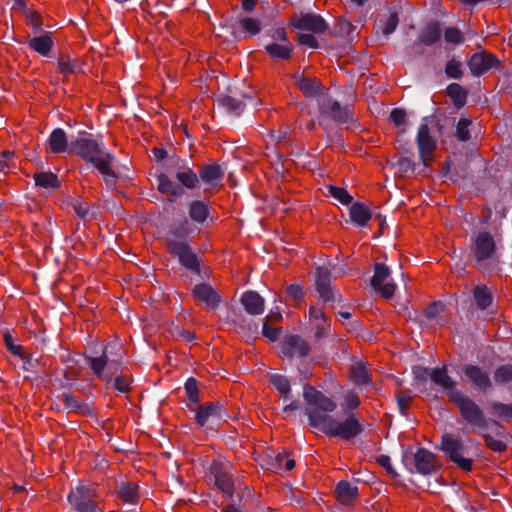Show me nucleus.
Here are the masks:
<instances>
[{"instance_id": "obj_17", "label": "nucleus", "mask_w": 512, "mask_h": 512, "mask_svg": "<svg viewBox=\"0 0 512 512\" xmlns=\"http://www.w3.org/2000/svg\"><path fill=\"white\" fill-rule=\"evenodd\" d=\"M293 26L299 30L311 31L316 34L325 32L327 25L322 17L316 14H305L292 22Z\"/></svg>"}, {"instance_id": "obj_55", "label": "nucleus", "mask_w": 512, "mask_h": 512, "mask_svg": "<svg viewBox=\"0 0 512 512\" xmlns=\"http://www.w3.org/2000/svg\"><path fill=\"white\" fill-rule=\"evenodd\" d=\"M185 390L191 401L196 402L198 400V387L195 379L190 378L187 380Z\"/></svg>"}, {"instance_id": "obj_7", "label": "nucleus", "mask_w": 512, "mask_h": 512, "mask_svg": "<svg viewBox=\"0 0 512 512\" xmlns=\"http://www.w3.org/2000/svg\"><path fill=\"white\" fill-rule=\"evenodd\" d=\"M441 449L461 469L465 471L472 469V458L461 440L452 435L445 434L442 436Z\"/></svg>"}, {"instance_id": "obj_56", "label": "nucleus", "mask_w": 512, "mask_h": 512, "mask_svg": "<svg viewBox=\"0 0 512 512\" xmlns=\"http://www.w3.org/2000/svg\"><path fill=\"white\" fill-rule=\"evenodd\" d=\"M446 73L451 78H459L462 74L461 64L456 61H449L446 65Z\"/></svg>"}, {"instance_id": "obj_24", "label": "nucleus", "mask_w": 512, "mask_h": 512, "mask_svg": "<svg viewBox=\"0 0 512 512\" xmlns=\"http://www.w3.org/2000/svg\"><path fill=\"white\" fill-rule=\"evenodd\" d=\"M241 303L251 315H259L264 311V299L254 291L245 292L241 297Z\"/></svg>"}, {"instance_id": "obj_2", "label": "nucleus", "mask_w": 512, "mask_h": 512, "mask_svg": "<svg viewBox=\"0 0 512 512\" xmlns=\"http://www.w3.org/2000/svg\"><path fill=\"white\" fill-rule=\"evenodd\" d=\"M192 232L187 220L179 226L173 227L167 235V248L171 254L176 256L179 262L187 269L199 272V262L187 243L186 236Z\"/></svg>"}, {"instance_id": "obj_36", "label": "nucleus", "mask_w": 512, "mask_h": 512, "mask_svg": "<svg viewBox=\"0 0 512 512\" xmlns=\"http://www.w3.org/2000/svg\"><path fill=\"white\" fill-rule=\"evenodd\" d=\"M176 178L183 187L188 189L194 188L198 182L197 175L188 166H181L176 173Z\"/></svg>"}, {"instance_id": "obj_59", "label": "nucleus", "mask_w": 512, "mask_h": 512, "mask_svg": "<svg viewBox=\"0 0 512 512\" xmlns=\"http://www.w3.org/2000/svg\"><path fill=\"white\" fill-rule=\"evenodd\" d=\"M273 42H290L284 27H279L271 33Z\"/></svg>"}, {"instance_id": "obj_25", "label": "nucleus", "mask_w": 512, "mask_h": 512, "mask_svg": "<svg viewBox=\"0 0 512 512\" xmlns=\"http://www.w3.org/2000/svg\"><path fill=\"white\" fill-rule=\"evenodd\" d=\"M212 473L214 474L215 483L218 488L226 494H231L233 490V482L225 467L221 463L215 462L212 465Z\"/></svg>"}, {"instance_id": "obj_16", "label": "nucleus", "mask_w": 512, "mask_h": 512, "mask_svg": "<svg viewBox=\"0 0 512 512\" xmlns=\"http://www.w3.org/2000/svg\"><path fill=\"white\" fill-rule=\"evenodd\" d=\"M417 377H421L424 374H427L430 376L431 380L444 390H446L451 397V393L453 391H457L454 388V381L452 378L447 374L446 368H434V369H419L416 372Z\"/></svg>"}, {"instance_id": "obj_26", "label": "nucleus", "mask_w": 512, "mask_h": 512, "mask_svg": "<svg viewBox=\"0 0 512 512\" xmlns=\"http://www.w3.org/2000/svg\"><path fill=\"white\" fill-rule=\"evenodd\" d=\"M336 497L341 504L348 505L358 497V487L348 481H340L335 489Z\"/></svg>"}, {"instance_id": "obj_33", "label": "nucleus", "mask_w": 512, "mask_h": 512, "mask_svg": "<svg viewBox=\"0 0 512 512\" xmlns=\"http://www.w3.org/2000/svg\"><path fill=\"white\" fill-rule=\"evenodd\" d=\"M217 102L231 116H239L245 107L242 101L231 96H221Z\"/></svg>"}, {"instance_id": "obj_4", "label": "nucleus", "mask_w": 512, "mask_h": 512, "mask_svg": "<svg viewBox=\"0 0 512 512\" xmlns=\"http://www.w3.org/2000/svg\"><path fill=\"white\" fill-rule=\"evenodd\" d=\"M303 398L306 402L305 413L308 416L310 425L314 428L313 416L320 419L330 418L331 416L328 413L333 412L337 407L332 399L307 384L303 387Z\"/></svg>"}, {"instance_id": "obj_45", "label": "nucleus", "mask_w": 512, "mask_h": 512, "mask_svg": "<svg viewBox=\"0 0 512 512\" xmlns=\"http://www.w3.org/2000/svg\"><path fill=\"white\" fill-rule=\"evenodd\" d=\"M73 208L77 215L83 219H90L96 215L94 209H91L89 205L82 200H76L73 203Z\"/></svg>"}, {"instance_id": "obj_58", "label": "nucleus", "mask_w": 512, "mask_h": 512, "mask_svg": "<svg viewBox=\"0 0 512 512\" xmlns=\"http://www.w3.org/2000/svg\"><path fill=\"white\" fill-rule=\"evenodd\" d=\"M411 402V396L407 393H401L397 397V403L399 410L402 414L405 413V411L408 409Z\"/></svg>"}, {"instance_id": "obj_50", "label": "nucleus", "mask_w": 512, "mask_h": 512, "mask_svg": "<svg viewBox=\"0 0 512 512\" xmlns=\"http://www.w3.org/2000/svg\"><path fill=\"white\" fill-rule=\"evenodd\" d=\"M395 167L398 173L405 176L414 172L415 164L411 159L404 157L396 162Z\"/></svg>"}, {"instance_id": "obj_14", "label": "nucleus", "mask_w": 512, "mask_h": 512, "mask_svg": "<svg viewBox=\"0 0 512 512\" xmlns=\"http://www.w3.org/2000/svg\"><path fill=\"white\" fill-rule=\"evenodd\" d=\"M499 64V60L492 54L476 53L471 57L468 65L473 75L480 76L498 67Z\"/></svg>"}, {"instance_id": "obj_37", "label": "nucleus", "mask_w": 512, "mask_h": 512, "mask_svg": "<svg viewBox=\"0 0 512 512\" xmlns=\"http://www.w3.org/2000/svg\"><path fill=\"white\" fill-rule=\"evenodd\" d=\"M58 69L60 73L70 75L80 70V64L78 59L69 55H62L58 60Z\"/></svg>"}, {"instance_id": "obj_9", "label": "nucleus", "mask_w": 512, "mask_h": 512, "mask_svg": "<svg viewBox=\"0 0 512 512\" xmlns=\"http://www.w3.org/2000/svg\"><path fill=\"white\" fill-rule=\"evenodd\" d=\"M87 361L90 368L102 381L110 382L119 369V360L110 356L108 347L105 348L101 356L89 357Z\"/></svg>"}, {"instance_id": "obj_3", "label": "nucleus", "mask_w": 512, "mask_h": 512, "mask_svg": "<svg viewBox=\"0 0 512 512\" xmlns=\"http://www.w3.org/2000/svg\"><path fill=\"white\" fill-rule=\"evenodd\" d=\"M451 400L457 405L463 419L478 433H484L489 426L499 429L494 421H488L479 406L461 391H453Z\"/></svg>"}, {"instance_id": "obj_29", "label": "nucleus", "mask_w": 512, "mask_h": 512, "mask_svg": "<svg viewBox=\"0 0 512 512\" xmlns=\"http://www.w3.org/2000/svg\"><path fill=\"white\" fill-rule=\"evenodd\" d=\"M200 179L208 186L215 187L223 177V171L219 165L211 164L203 167L199 172Z\"/></svg>"}, {"instance_id": "obj_39", "label": "nucleus", "mask_w": 512, "mask_h": 512, "mask_svg": "<svg viewBox=\"0 0 512 512\" xmlns=\"http://www.w3.org/2000/svg\"><path fill=\"white\" fill-rule=\"evenodd\" d=\"M34 180L37 186L43 188H56L59 185L58 178L52 172H41L34 175Z\"/></svg>"}, {"instance_id": "obj_52", "label": "nucleus", "mask_w": 512, "mask_h": 512, "mask_svg": "<svg viewBox=\"0 0 512 512\" xmlns=\"http://www.w3.org/2000/svg\"><path fill=\"white\" fill-rule=\"evenodd\" d=\"M286 294L296 304L300 303L304 297L303 288L298 284H291L288 286L286 289Z\"/></svg>"}, {"instance_id": "obj_27", "label": "nucleus", "mask_w": 512, "mask_h": 512, "mask_svg": "<svg viewBox=\"0 0 512 512\" xmlns=\"http://www.w3.org/2000/svg\"><path fill=\"white\" fill-rule=\"evenodd\" d=\"M53 45L54 42L50 35L47 33L35 36L28 41L29 48L41 56H48Z\"/></svg>"}, {"instance_id": "obj_5", "label": "nucleus", "mask_w": 512, "mask_h": 512, "mask_svg": "<svg viewBox=\"0 0 512 512\" xmlns=\"http://www.w3.org/2000/svg\"><path fill=\"white\" fill-rule=\"evenodd\" d=\"M313 417L315 428L330 437H341L350 440L362 431L360 422L353 416L347 417L344 421H338L333 417L323 419Z\"/></svg>"}, {"instance_id": "obj_43", "label": "nucleus", "mask_w": 512, "mask_h": 512, "mask_svg": "<svg viewBox=\"0 0 512 512\" xmlns=\"http://www.w3.org/2000/svg\"><path fill=\"white\" fill-rule=\"evenodd\" d=\"M474 297L478 307L485 309L491 304L492 296L485 286H476L474 289Z\"/></svg>"}, {"instance_id": "obj_12", "label": "nucleus", "mask_w": 512, "mask_h": 512, "mask_svg": "<svg viewBox=\"0 0 512 512\" xmlns=\"http://www.w3.org/2000/svg\"><path fill=\"white\" fill-rule=\"evenodd\" d=\"M416 142L419 150V157L424 166H428L436 148V140L430 134L427 124L422 123L418 129Z\"/></svg>"}, {"instance_id": "obj_53", "label": "nucleus", "mask_w": 512, "mask_h": 512, "mask_svg": "<svg viewBox=\"0 0 512 512\" xmlns=\"http://www.w3.org/2000/svg\"><path fill=\"white\" fill-rule=\"evenodd\" d=\"M493 410L502 418L512 420V404L493 403Z\"/></svg>"}, {"instance_id": "obj_28", "label": "nucleus", "mask_w": 512, "mask_h": 512, "mask_svg": "<svg viewBox=\"0 0 512 512\" xmlns=\"http://www.w3.org/2000/svg\"><path fill=\"white\" fill-rule=\"evenodd\" d=\"M294 46L291 42H272L265 46L267 53L275 59L286 60L290 58Z\"/></svg>"}, {"instance_id": "obj_48", "label": "nucleus", "mask_w": 512, "mask_h": 512, "mask_svg": "<svg viewBox=\"0 0 512 512\" xmlns=\"http://www.w3.org/2000/svg\"><path fill=\"white\" fill-rule=\"evenodd\" d=\"M329 193L331 196H333L335 199H337L342 204H349L352 201V196L349 195V193L341 187L336 186H329Z\"/></svg>"}, {"instance_id": "obj_32", "label": "nucleus", "mask_w": 512, "mask_h": 512, "mask_svg": "<svg viewBox=\"0 0 512 512\" xmlns=\"http://www.w3.org/2000/svg\"><path fill=\"white\" fill-rule=\"evenodd\" d=\"M350 217L358 226H365L371 219V212L367 206L356 202L350 207Z\"/></svg>"}, {"instance_id": "obj_1", "label": "nucleus", "mask_w": 512, "mask_h": 512, "mask_svg": "<svg viewBox=\"0 0 512 512\" xmlns=\"http://www.w3.org/2000/svg\"><path fill=\"white\" fill-rule=\"evenodd\" d=\"M70 153L81 156L92 163L105 176L106 184L114 186L116 175L112 170L114 156L90 136L81 135L70 142Z\"/></svg>"}, {"instance_id": "obj_20", "label": "nucleus", "mask_w": 512, "mask_h": 512, "mask_svg": "<svg viewBox=\"0 0 512 512\" xmlns=\"http://www.w3.org/2000/svg\"><path fill=\"white\" fill-rule=\"evenodd\" d=\"M315 285L319 296L323 301H330L333 299V291L330 287V276L327 268L320 266L316 269Z\"/></svg>"}, {"instance_id": "obj_11", "label": "nucleus", "mask_w": 512, "mask_h": 512, "mask_svg": "<svg viewBox=\"0 0 512 512\" xmlns=\"http://www.w3.org/2000/svg\"><path fill=\"white\" fill-rule=\"evenodd\" d=\"M226 413L222 406L206 403L196 413L197 423L206 429H215L225 419Z\"/></svg>"}, {"instance_id": "obj_41", "label": "nucleus", "mask_w": 512, "mask_h": 512, "mask_svg": "<svg viewBox=\"0 0 512 512\" xmlns=\"http://www.w3.org/2000/svg\"><path fill=\"white\" fill-rule=\"evenodd\" d=\"M270 381L275 389L285 397L284 401L287 400V396L291 391V386L289 380L280 374H272L270 376Z\"/></svg>"}, {"instance_id": "obj_61", "label": "nucleus", "mask_w": 512, "mask_h": 512, "mask_svg": "<svg viewBox=\"0 0 512 512\" xmlns=\"http://www.w3.org/2000/svg\"><path fill=\"white\" fill-rule=\"evenodd\" d=\"M263 335L270 341H276L279 337L280 330L278 328H271L268 324L263 325Z\"/></svg>"}, {"instance_id": "obj_54", "label": "nucleus", "mask_w": 512, "mask_h": 512, "mask_svg": "<svg viewBox=\"0 0 512 512\" xmlns=\"http://www.w3.org/2000/svg\"><path fill=\"white\" fill-rule=\"evenodd\" d=\"M444 37L447 42L452 43V44H458V43L462 42V40H463V35H462L461 31H459L458 29L453 28V27L446 29V31L444 33Z\"/></svg>"}, {"instance_id": "obj_13", "label": "nucleus", "mask_w": 512, "mask_h": 512, "mask_svg": "<svg viewBox=\"0 0 512 512\" xmlns=\"http://www.w3.org/2000/svg\"><path fill=\"white\" fill-rule=\"evenodd\" d=\"M294 83L307 98H315L317 102L326 94V89L318 79L304 73L294 76Z\"/></svg>"}, {"instance_id": "obj_44", "label": "nucleus", "mask_w": 512, "mask_h": 512, "mask_svg": "<svg viewBox=\"0 0 512 512\" xmlns=\"http://www.w3.org/2000/svg\"><path fill=\"white\" fill-rule=\"evenodd\" d=\"M241 28L249 35L254 36L261 30V21L251 17H245L240 20Z\"/></svg>"}, {"instance_id": "obj_62", "label": "nucleus", "mask_w": 512, "mask_h": 512, "mask_svg": "<svg viewBox=\"0 0 512 512\" xmlns=\"http://www.w3.org/2000/svg\"><path fill=\"white\" fill-rule=\"evenodd\" d=\"M377 462L379 465H381L382 467H384L386 469V471L393 477H395L397 474L395 472V470L393 469L392 465H391V459L390 457L388 456H385V455H381L378 457L377 459Z\"/></svg>"}, {"instance_id": "obj_46", "label": "nucleus", "mask_w": 512, "mask_h": 512, "mask_svg": "<svg viewBox=\"0 0 512 512\" xmlns=\"http://www.w3.org/2000/svg\"><path fill=\"white\" fill-rule=\"evenodd\" d=\"M390 119L398 128L399 132L404 133L406 130V113L401 109H393Z\"/></svg>"}, {"instance_id": "obj_49", "label": "nucleus", "mask_w": 512, "mask_h": 512, "mask_svg": "<svg viewBox=\"0 0 512 512\" xmlns=\"http://www.w3.org/2000/svg\"><path fill=\"white\" fill-rule=\"evenodd\" d=\"M471 121L467 118H461L456 127V137L461 141H466L470 138L469 126Z\"/></svg>"}, {"instance_id": "obj_64", "label": "nucleus", "mask_w": 512, "mask_h": 512, "mask_svg": "<svg viewBox=\"0 0 512 512\" xmlns=\"http://www.w3.org/2000/svg\"><path fill=\"white\" fill-rule=\"evenodd\" d=\"M345 403L349 409H356L359 406L360 401L355 393L348 392L345 395Z\"/></svg>"}, {"instance_id": "obj_63", "label": "nucleus", "mask_w": 512, "mask_h": 512, "mask_svg": "<svg viewBox=\"0 0 512 512\" xmlns=\"http://www.w3.org/2000/svg\"><path fill=\"white\" fill-rule=\"evenodd\" d=\"M114 387L120 392H127L130 388V381L128 378L118 376L115 378Z\"/></svg>"}, {"instance_id": "obj_10", "label": "nucleus", "mask_w": 512, "mask_h": 512, "mask_svg": "<svg viewBox=\"0 0 512 512\" xmlns=\"http://www.w3.org/2000/svg\"><path fill=\"white\" fill-rule=\"evenodd\" d=\"M372 288L385 299H391L396 290V284L391 277L390 269L382 264H374V274L371 279Z\"/></svg>"}, {"instance_id": "obj_38", "label": "nucleus", "mask_w": 512, "mask_h": 512, "mask_svg": "<svg viewBox=\"0 0 512 512\" xmlns=\"http://www.w3.org/2000/svg\"><path fill=\"white\" fill-rule=\"evenodd\" d=\"M441 30L438 23L428 24L422 31L420 40L426 45H432L440 39Z\"/></svg>"}, {"instance_id": "obj_15", "label": "nucleus", "mask_w": 512, "mask_h": 512, "mask_svg": "<svg viewBox=\"0 0 512 512\" xmlns=\"http://www.w3.org/2000/svg\"><path fill=\"white\" fill-rule=\"evenodd\" d=\"M464 375L472 386L479 391H487L491 388L492 382L487 371L475 365H466Z\"/></svg>"}, {"instance_id": "obj_18", "label": "nucleus", "mask_w": 512, "mask_h": 512, "mask_svg": "<svg viewBox=\"0 0 512 512\" xmlns=\"http://www.w3.org/2000/svg\"><path fill=\"white\" fill-rule=\"evenodd\" d=\"M413 458L415 470L420 474H431L437 467L435 455L426 449H419Z\"/></svg>"}, {"instance_id": "obj_6", "label": "nucleus", "mask_w": 512, "mask_h": 512, "mask_svg": "<svg viewBox=\"0 0 512 512\" xmlns=\"http://www.w3.org/2000/svg\"><path fill=\"white\" fill-rule=\"evenodd\" d=\"M68 501L78 512H104L97 506L96 489L92 485L79 484L71 490Z\"/></svg>"}, {"instance_id": "obj_51", "label": "nucleus", "mask_w": 512, "mask_h": 512, "mask_svg": "<svg viewBox=\"0 0 512 512\" xmlns=\"http://www.w3.org/2000/svg\"><path fill=\"white\" fill-rule=\"evenodd\" d=\"M381 23H382L381 29H382L383 34L388 36L395 31V29L398 25V17L395 13H391L387 17V19L384 22L381 21Z\"/></svg>"}, {"instance_id": "obj_35", "label": "nucleus", "mask_w": 512, "mask_h": 512, "mask_svg": "<svg viewBox=\"0 0 512 512\" xmlns=\"http://www.w3.org/2000/svg\"><path fill=\"white\" fill-rule=\"evenodd\" d=\"M189 216L196 223H204L209 216L207 204L202 201L191 202L189 205Z\"/></svg>"}, {"instance_id": "obj_31", "label": "nucleus", "mask_w": 512, "mask_h": 512, "mask_svg": "<svg viewBox=\"0 0 512 512\" xmlns=\"http://www.w3.org/2000/svg\"><path fill=\"white\" fill-rule=\"evenodd\" d=\"M120 498L128 504L135 505L139 501L138 485L132 482L121 483L118 490Z\"/></svg>"}, {"instance_id": "obj_8", "label": "nucleus", "mask_w": 512, "mask_h": 512, "mask_svg": "<svg viewBox=\"0 0 512 512\" xmlns=\"http://www.w3.org/2000/svg\"><path fill=\"white\" fill-rule=\"evenodd\" d=\"M497 245L494 237L487 231L475 232L471 238V254L478 263L493 258Z\"/></svg>"}, {"instance_id": "obj_42", "label": "nucleus", "mask_w": 512, "mask_h": 512, "mask_svg": "<svg viewBox=\"0 0 512 512\" xmlns=\"http://www.w3.org/2000/svg\"><path fill=\"white\" fill-rule=\"evenodd\" d=\"M351 378L356 384H366L369 381V372L363 362L355 363L351 368Z\"/></svg>"}, {"instance_id": "obj_47", "label": "nucleus", "mask_w": 512, "mask_h": 512, "mask_svg": "<svg viewBox=\"0 0 512 512\" xmlns=\"http://www.w3.org/2000/svg\"><path fill=\"white\" fill-rule=\"evenodd\" d=\"M497 383H512V368L507 365L499 367L494 374Z\"/></svg>"}, {"instance_id": "obj_34", "label": "nucleus", "mask_w": 512, "mask_h": 512, "mask_svg": "<svg viewBox=\"0 0 512 512\" xmlns=\"http://www.w3.org/2000/svg\"><path fill=\"white\" fill-rule=\"evenodd\" d=\"M309 318L315 325L316 336L322 337L325 333V330L329 327L325 313L320 308L311 306L309 309Z\"/></svg>"}, {"instance_id": "obj_21", "label": "nucleus", "mask_w": 512, "mask_h": 512, "mask_svg": "<svg viewBox=\"0 0 512 512\" xmlns=\"http://www.w3.org/2000/svg\"><path fill=\"white\" fill-rule=\"evenodd\" d=\"M194 296L204 302L207 307L215 309L218 307L221 299L216 291L207 284H199L193 289Z\"/></svg>"}, {"instance_id": "obj_19", "label": "nucleus", "mask_w": 512, "mask_h": 512, "mask_svg": "<svg viewBox=\"0 0 512 512\" xmlns=\"http://www.w3.org/2000/svg\"><path fill=\"white\" fill-rule=\"evenodd\" d=\"M281 352L288 357H302L308 354L309 345L298 335H292L284 341Z\"/></svg>"}, {"instance_id": "obj_22", "label": "nucleus", "mask_w": 512, "mask_h": 512, "mask_svg": "<svg viewBox=\"0 0 512 512\" xmlns=\"http://www.w3.org/2000/svg\"><path fill=\"white\" fill-rule=\"evenodd\" d=\"M318 106L321 114L328 115L335 120L342 121L346 117V112L339 102L332 101L326 94L319 99Z\"/></svg>"}, {"instance_id": "obj_60", "label": "nucleus", "mask_w": 512, "mask_h": 512, "mask_svg": "<svg viewBox=\"0 0 512 512\" xmlns=\"http://www.w3.org/2000/svg\"><path fill=\"white\" fill-rule=\"evenodd\" d=\"M299 42L302 45H306L310 48H316L318 45L316 38L313 35L307 33H301L299 35Z\"/></svg>"}, {"instance_id": "obj_57", "label": "nucleus", "mask_w": 512, "mask_h": 512, "mask_svg": "<svg viewBox=\"0 0 512 512\" xmlns=\"http://www.w3.org/2000/svg\"><path fill=\"white\" fill-rule=\"evenodd\" d=\"M4 342L7 346V348L14 354V355H17L19 357H22V353H21V346L19 345H15L13 343V338L12 336L9 334V333H5L4 334Z\"/></svg>"}, {"instance_id": "obj_30", "label": "nucleus", "mask_w": 512, "mask_h": 512, "mask_svg": "<svg viewBox=\"0 0 512 512\" xmlns=\"http://www.w3.org/2000/svg\"><path fill=\"white\" fill-rule=\"evenodd\" d=\"M158 190L174 198L180 197L183 194V188L177 183L173 182L167 175L161 174L158 176Z\"/></svg>"}, {"instance_id": "obj_23", "label": "nucleus", "mask_w": 512, "mask_h": 512, "mask_svg": "<svg viewBox=\"0 0 512 512\" xmlns=\"http://www.w3.org/2000/svg\"><path fill=\"white\" fill-rule=\"evenodd\" d=\"M48 147L49 150L55 154L70 153V143H68L66 133L63 129L57 128L52 131L48 139Z\"/></svg>"}, {"instance_id": "obj_40", "label": "nucleus", "mask_w": 512, "mask_h": 512, "mask_svg": "<svg viewBox=\"0 0 512 512\" xmlns=\"http://www.w3.org/2000/svg\"><path fill=\"white\" fill-rule=\"evenodd\" d=\"M447 94L453 100V103L457 107L464 106L466 102V92L457 83H452L447 87Z\"/></svg>"}]
</instances>
